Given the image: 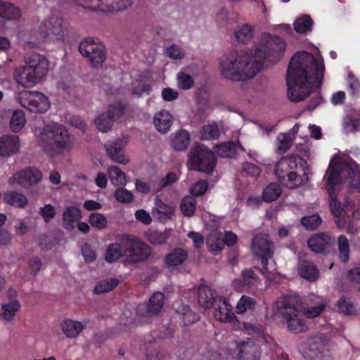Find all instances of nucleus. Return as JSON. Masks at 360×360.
Segmentation results:
<instances>
[{
    "mask_svg": "<svg viewBox=\"0 0 360 360\" xmlns=\"http://www.w3.org/2000/svg\"><path fill=\"white\" fill-rule=\"evenodd\" d=\"M286 43L282 38L267 34L262 36L254 54L231 51L220 62L224 77L232 81L253 78L264 65L278 63L283 57Z\"/></svg>",
    "mask_w": 360,
    "mask_h": 360,
    "instance_id": "f257e3e1",
    "label": "nucleus"
},
{
    "mask_svg": "<svg viewBox=\"0 0 360 360\" xmlns=\"http://www.w3.org/2000/svg\"><path fill=\"white\" fill-rule=\"evenodd\" d=\"M324 68L323 63H319L310 53L302 51L295 54L286 72L289 99L299 102L307 98L312 90H319Z\"/></svg>",
    "mask_w": 360,
    "mask_h": 360,
    "instance_id": "f03ea898",
    "label": "nucleus"
},
{
    "mask_svg": "<svg viewBox=\"0 0 360 360\" xmlns=\"http://www.w3.org/2000/svg\"><path fill=\"white\" fill-rule=\"evenodd\" d=\"M307 162L297 155L283 157L275 165V175L280 183L290 189L309 181Z\"/></svg>",
    "mask_w": 360,
    "mask_h": 360,
    "instance_id": "7ed1b4c3",
    "label": "nucleus"
},
{
    "mask_svg": "<svg viewBox=\"0 0 360 360\" xmlns=\"http://www.w3.org/2000/svg\"><path fill=\"white\" fill-rule=\"evenodd\" d=\"M302 309V302L297 296L286 295L276 302L277 313L292 333L298 334L308 330Z\"/></svg>",
    "mask_w": 360,
    "mask_h": 360,
    "instance_id": "20e7f679",
    "label": "nucleus"
},
{
    "mask_svg": "<svg viewBox=\"0 0 360 360\" xmlns=\"http://www.w3.org/2000/svg\"><path fill=\"white\" fill-rule=\"evenodd\" d=\"M48 69V60L42 55L32 53L26 58V65L15 70L14 78L18 84L30 88L40 82Z\"/></svg>",
    "mask_w": 360,
    "mask_h": 360,
    "instance_id": "39448f33",
    "label": "nucleus"
},
{
    "mask_svg": "<svg viewBox=\"0 0 360 360\" xmlns=\"http://www.w3.org/2000/svg\"><path fill=\"white\" fill-rule=\"evenodd\" d=\"M39 142L45 151L54 154L62 153L71 147L68 131L63 126L56 124L44 127Z\"/></svg>",
    "mask_w": 360,
    "mask_h": 360,
    "instance_id": "423d86ee",
    "label": "nucleus"
},
{
    "mask_svg": "<svg viewBox=\"0 0 360 360\" xmlns=\"http://www.w3.org/2000/svg\"><path fill=\"white\" fill-rule=\"evenodd\" d=\"M326 189L328 193L330 208L335 217H345L354 207V202L349 198H346L342 204L338 200V193L335 192V188L342 183L340 172L335 166L330 164L326 174Z\"/></svg>",
    "mask_w": 360,
    "mask_h": 360,
    "instance_id": "0eeeda50",
    "label": "nucleus"
},
{
    "mask_svg": "<svg viewBox=\"0 0 360 360\" xmlns=\"http://www.w3.org/2000/svg\"><path fill=\"white\" fill-rule=\"evenodd\" d=\"M217 160L212 150L202 143H198L191 150L188 164L191 169L210 174L215 169Z\"/></svg>",
    "mask_w": 360,
    "mask_h": 360,
    "instance_id": "6e6552de",
    "label": "nucleus"
},
{
    "mask_svg": "<svg viewBox=\"0 0 360 360\" xmlns=\"http://www.w3.org/2000/svg\"><path fill=\"white\" fill-rule=\"evenodd\" d=\"M251 249L253 255L261 261V273L269 276L274 269L269 266V259L273 257L274 250L273 243L269 240L268 235L256 234L252 240Z\"/></svg>",
    "mask_w": 360,
    "mask_h": 360,
    "instance_id": "1a4fd4ad",
    "label": "nucleus"
},
{
    "mask_svg": "<svg viewBox=\"0 0 360 360\" xmlns=\"http://www.w3.org/2000/svg\"><path fill=\"white\" fill-rule=\"evenodd\" d=\"M123 245L126 253V261L129 264L146 262L151 255V249L147 244L139 241L135 237L129 234L123 235Z\"/></svg>",
    "mask_w": 360,
    "mask_h": 360,
    "instance_id": "9d476101",
    "label": "nucleus"
},
{
    "mask_svg": "<svg viewBox=\"0 0 360 360\" xmlns=\"http://www.w3.org/2000/svg\"><path fill=\"white\" fill-rule=\"evenodd\" d=\"M80 53L88 58L94 68L101 67L106 59V52L104 46L98 43L91 37L84 39L79 44Z\"/></svg>",
    "mask_w": 360,
    "mask_h": 360,
    "instance_id": "9b49d317",
    "label": "nucleus"
},
{
    "mask_svg": "<svg viewBox=\"0 0 360 360\" xmlns=\"http://www.w3.org/2000/svg\"><path fill=\"white\" fill-rule=\"evenodd\" d=\"M19 100L22 106L34 113H44L50 108L48 98L39 92H22Z\"/></svg>",
    "mask_w": 360,
    "mask_h": 360,
    "instance_id": "f8f14e48",
    "label": "nucleus"
},
{
    "mask_svg": "<svg viewBox=\"0 0 360 360\" xmlns=\"http://www.w3.org/2000/svg\"><path fill=\"white\" fill-rule=\"evenodd\" d=\"M125 105L122 103L110 105L106 112L101 113L96 120L97 129L103 132L108 131L115 120L120 119L124 114Z\"/></svg>",
    "mask_w": 360,
    "mask_h": 360,
    "instance_id": "ddd939ff",
    "label": "nucleus"
},
{
    "mask_svg": "<svg viewBox=\"0 0 360 360\" xmlns=\"http://www.w3.org/2000/svg\"><path fill=\"white\" fill-rule=\"evenodd\" d=\"M164 300L165 295L162 292L153 293L148 303H141L137 305L136 314L143 318L158 315L163 307Z\"/></svg>",
    "mask_w": 360,
    "mask_h": 360,
    "instance_id": "4468645a",
    "label": "nucleus"
},
{
    "mask_svg": "<svg viewBox=\"0 0 360 360\" xmlns=\"http://www.w3.org/2000/svg\"><path fill=\"white\" fill-rule=\"evenodd\" d=\"M40 32L44 40H60L63 37V20L52 16L44 20L40 25Z\"/></svg>",
    "mask_w": 360,
    "mask_h": 360,
    "instance_id": "2eb2a0df",
    "label": "nucleus"
},
{
    "mask_svg": "<svg viewBox=\"0 0 360 360\" xmlns=\"http://www.w3.org/2000/svg\"><path fill=\"white\" fill-rule=\"evenodd\" d=\"M236 351L238 360L260 359V346L255 339L247 338L237 342Z\"/></svg>",
    "mask_w": 360,
    "mask_h": 360,
    "instance_id": "dca6fc26",
    "label": "nucleus"
},
{
    "mask_svg": "<svg viewBox=\"0 0 360 360\" xmlns=\"http://www.w3.org/2000/svg\"><path fill=\"white\" fill-rule=\"evenodd\" d=\"M214 309V317L219 321L230 323L236 325L238 319L233 311L232 306L229 301L221 297L219 300H217L215 304L212 307Z\"/></svg>",
    "mask_w": 360,
    "mask_h": 360,
    "instance_id": "f3484780",
    "label": "nucleus"
},
{
    "mask_svg": "<svg viewBox=\"0 0 360 360\" xmlns=\"http://www.w3.org/2000/svg\"><path fill=\"white\" fill-rule=\"evenodd\" d=\"M13 178L20 186L29 187L41 181L42 173L37 167H28L16 172Z\"/></svg>",
    "mask_w": 360,
    "mask_h": 360,
    "instance_id": "a211bd4d",
    "label": "nucleus"
},
{
    "mask_svg": "<svg viewBox=\"0 0 360 360\" xmlns=\"http://www.w3.org/2000/svg\"><path fill=\"white\" fill-rule=\"evenodd\" d=\"M340 176L342 174L350 179V188L360 193V168L352 159L345 161L341 166Z\"/></svg>",
    "mask_w": 360,
    "mask_h": 360,
    "instance_id": "6ab92c4d",
    "label": "nucleus"
},
{
    "mask_svg": "<svg viewBox=\"0 0 360 360\" xmlns=\"http://www.w3.org/2000/svg\"><path fill=\"white\" fill-rule=\"evenodd\" d=\"M175 209L176 207L172 203L165 202L159 196H156L152 214L161 221H166L172 218Z\"/></svg>",
    "mask_w": 360,
    "mask_h": 360,
    "instance_id": "aec40b11",
    "label": "nucleus"
},
{
    "mask_svg": "<svg viewBox=\"0 0 360 360\" xmlns=\"http://www.w3.org/2000/svg\"><path fill=\"white\" fill-rule=\"evenodd\" d=\"M20 149V139L16 135H4L0 137V156L10 157Z\"/></svg>",
    "mask_w": 360,
    "mask_h": 360,
    "instance_id": "412c9836",
    "label": "nucleus"
},
{
    "mask_svg": "<svg viewBox=\"0 0 360 360\" xmlns=\"http://www.w3.org/2000/svg\"><path fill=\"white\" fill-rule=\"evenodd\" d=\"M124 143L122 139L108 141L105 144L108 155L115 162L120 164H127L129 160L124 157Z\"/></svg>",
    "mask_w": 360,
    "mask_h": 360,
    "instance_id": "4be33fe9",
    "label": "nucleus"
},
{
    "mask_svg": "<svg viewBox=\"0 0 360 360\" xmlns=\"http://www.w3.org/2000/svg\"><path fill=\"white\" fill-rule=\"evenodd\" d=\"M311 250L316 253H323L332 245L331 237L326 233L313 235L307 241Z\"/></svg>",
    "mask_w": 360,
    "mask_h": 360,
    "instance_id": "5701e85b",
    "label": "nucleus"
},
{
    "mask_svg": "<svg viewBox=\"0 0 360 360\" xmlns=\"http://www.w3.org/2000/svg\"><path fill=\"white\" fill-rule=\"evenodd\" d=\"M126 257V253L123 245V235L118 242L110 243L105 250L104 259L108 264L117 262L120 259Z\"/></svg>",
    "mask_w": 360,
    "mask_h": 360,
    "instance_id": "b1692460",
    "label": "nucleus"
},
{
    "mask_svg": "<svg viewBox=\"0 0 360 360\" xmlns=\"http://www.w3.org/2000/svg\"><path fill=\"white\" fill-rule=\"evenodd\" d=\"M188 252L181 248H174L165 257V263L169 268L176 267L184 264L188 259Z\"/></svg>",
    "mask_w": 360,
    "mask_h": 360,
    "instance_id": "393cba45",
    "label": "nucleus"
},
{
    "mask_svg": "<svg viewBox=\"0 0 360 360\" xmlns=\"http://www.w3.org/2000/svg\"><path fill=\"white\" fill-rule=\"evenodd\" d=\"M82 218L81 210L76 206H68L63 214V227L68 231L75 229V224Z\"/></svg>",
    "mask_w": 360,
    "mask_h": 360,
    "instance_id": "a878e982",
    "label": "nucleus"
},
{
    "mask_svg": "<svg viewBox=\"0 0 360 360\" xmlns=\"http://www.w3.org/2000/svg\"><path fill=\"white\" fill-rule=\"evenodd\" d=\"M221 296L214 295L213 292L208 286L200 285L198 288V300L200 306L205 309L212 308L217 300H219Z\"/></svg>",
    "mask_w": 360,
    "mask_h": 360,
    "instance_id": "bb28decb",
    "label": "nucleus"
},
{
    "mask_svg": "<svg viewBox=\"0 0 360 360\" xmlns=\"http://www.w3.org/2000/svg\"><path fill=\"white\" fill-rule=\"evenodd\" d=\"M298 274L300 277L309 282L316 281L319 276V271L317 266L313 262L307 260H303L299 263Z\"/></svg>",
    "mask_w": 360,
    "mask_h": 360,
    "instance_id": "cd10ccee",
    "label": "nucleus"
},
{
    "mask_svg": "<svg viewBox=\"0 0 360 360\" xmlns=\"http://www.w3.org/2000/svg\"><path fill=\"white\" fill-rule=\"evenodd\" d=\"M328 340L323 335H312L307 338L302 345V347L313 352L322 353L326 348Z\"/></svg>",
    "mask_w": 360,
    "mask_h": 360,
    "instance_id": "c85d7f7f",
    "label": "nucleus"
},
{
    "mask_svg": "<svg viewBox=\"0 0 360 360\" xmlns=\"http://www.w3.org/2000/svg\"><path fill=\"white\" fill-rule=\"evenodd\" d=\"M63 334L70 339L76 338L84 329V326L79 321L65 319L60 326Z\"/></svg>",
    "mask_w": 360,
    "mask_h": 360,
    "instance_id": "c756f323",
    "label": "nucleus"
},
{
    "mask_svg": "<svg viewBox=\"0 0 360 360\" xmlns=\"http://www.w3.org/2000/svg\"><path fill=\"white\" fill-rule=\"evenodd\" d=\"M161 340L153 339L148 341L146 347V360H167L165 354L160 351Z\"/></svg>",
    "mask_w": 360,
    "mask_h": 360,
    "instance_id": "7c9ffc66",
    "label": "nucleus"
},
{
    "mask_svg": "<svg viewBox=\"0 0 360 360\" xmlns=\"http://www.w3.org/2000/svg\"><path fill=\"white\" fill-rule=\"evenodd\" d=\"M154 124L158 131L167 133L172 124V116L168 111L162 110L155 114Z\"/></svg>",
    "mask_w": 360,
    "mask_h": 360,
    "instance_id": "2f4dec72",
    "label": "nucleus"
},
{
    "mask_svg": "<svg viewBox=\"0 0 360 360\" xmlns=\"http://www.w3.org/2000/svg\"><path fill=\"white\" fill-rule=\"evenodd\" d=\"M238 146L234 141L221 143L215 146L217 154L224 158H234L238 153Z\"/></svg>",
    "mask_w": 360,
    "mask_h": 360,
    "instance_id": "473e14b6",
    "label": "nucleus"
},
{
    "mask_svg": "<svg viewBox=\"0 0 360 360\" xmlns=\"http://www.w3.org/2000/svg\"><path fill=\"white\" fill-rule=\"evenodd\" d=\"M191 141L189 133L184 129L179 131L172 141V146L175 150L183 151L188 147Z\"/></svg>",
    "mask_w": 360,
    "mask_h": 360,
    "instance_id": "72a5a7b5",
    "label": "nucleus"
},
{
    "mask_svg": "<svg viewBox=\"0 0 360 360\" xmlns=\"http://www.w3.org/2000/svg\"><path fill=\"white\" fill-rule=\"evenodd\" d=\"M120 283L119 279L116 278H108L101 280L95 285L94 292L96 295H101L114 290Z\"/></svg>",
    "mask_w": 360,
    "mask_h": 360,
    "instance_id": "f704fd0d",
    "label": "nucleus"
},
{
    "mask_svg": "<svg viewBox=\"0 0 360 360\" xmlns=\"http://www.w3.org/2000/svg\"><path fill=\"white\" fill-rule=\"evenodd\" d=\"M4 200L7 204L20 208H24L28 202L25 195L16 191L7 192L4 196Z\"/></svg>",
    "mask_w": 360,
    "mask_h": 360,
    "instance_id": "c9c22d12",
    "label": "nucleus"
},
{
    "mask_svg": "<svg viewBox=\"0 0 360 360\" xmlns=\"http://www.w3.org/2000/svg\"><path fill=\"white\" fill-rule=\"evenodd\" d=\"M20 16V11L13 4L0 1V18L6 20H15Z\"/></svg>",
    "mask_w": 360,
    "mask_h": 360,
    "instance_id": "e433bc0d",
    "label": "nucleus"
},
{
    "mask_svg": "<svg viewBox=\"0 0 360 360\" xmlns=\"http://www.w3.org/2000/svg\"><path fill=\"white\" fill-rule=\"evenodd\" d=\"M20 308V302L15 300L7 304L1 305V312L0 314V319L11 321L14 318L17 311Z\"/></svg>",
    "mask_w": 360,
    "mask_h": 360,
    "instance_id": "4c0bfd02",
    "label": "nucleus"
},
{
    "mask_svg": "<svg viewBox=\"0 0 360 360\" xmlns=\"http://www.w3.org/2000/svg\"><path fill=\"white\" fill-rule=\"evenodd\" d=\"M254 28L249 24H244L235 31L238 42L248 44L253 37Z\"/></svg>",
    "mask_w": 360,
    "mask_h": 360,
    "instance_id": "58836bf2",
    "label": "nucleus"
},
{
    "mask_svg": "<svg viewBox=\"0 0 360 360\" xmlns=\"http://www.w3.org/2000/svg\"><path fill=\"white\" fill-rule=\"evenodd\" d=\"M338 311L345 315H352L356 314V307L351 298L342 295L336 304Z\"/></svg>",
    "mask_w": 360,
    "mask_h": 360,
    "instance_id": "ea45409f",
    "label": "nucleus"
},
{
    "mask_svg": "<svg viewBox=\"0 0 360 360\" xmlns=\"http://www.w3.org/2000/svg\"><path fill=\"white\" fill-rule=\"evenodd\" d=\"M25 122V112L20 110H15L10 122L11 129L13 132H18L24 127Z\"/></svg>",
    "mask_w": 360,
    "mask_h": 360,
    "instance_id": "a19ab883",
    "label": "nucleus"
},
{
    "mask_svg": "<svg viewBox=\"0 0 360 360\" xmlns=\"http://www.w3.org/2000/svg\"><path fill=\"white\" fill-rule=\"evenodd\" d=\"M108 174L113 185L124 186L126 184L125 174L118 167H108Z\"/></svg>",
    "mask_w": 360,
    "mask_h": 360,
    "instance_id": "79ce46f5",
    "label": "nucleus"
},
{
    "mask_svg": "<svg viewBox=\"0 0 360 360\" xmlns=\"http://www.w3.org/2000/svg\"><path fill=\"white\" fill-rule=\"evenodd\" d=\"M255 306L256 301L255 299L247 295H243L237 302L236 311L237 314H243L248 311H253Z\"/></svg>",
    "mask_w": 360,
    "mask_h": 360,
    "instance_id": "37998d69",
    "label": "nucleus"
},
{
    "mask_svg": "<svg viewBox=\"0 0 360 360\" xmlns=\"http://www.w3.org/2000/svg\"><path fill=\"white\" fill-rule=\"evenodd\" d=\"M313 20L308 15L298 18L294 22V29L299 34H304L311 30Z\"/></svg>",
    "mask_w": 360,
    "mask_h": 360,
    "instance_id": "c03bdc74",
    "label": "nucleus"
},
{
    "mask_svg": "<svg viewBox=\"0 0 360 360\" xmlns=\"http://www.w3.org/2000/svg\"><path fill=\"white\" fill-rule=\"evenodd\" d=\"M338 246L339 251V259L345 263L349 259V244L345 235H340L338 238Z\"/></svg>",
    "mask_w": 360,
    "mask_h": 360,
    "instance_id": "a18cd8bd",
    "label": "nucleus"
},
{
    "mask_svg": "<svg viewBox=\"0 0 360 360\" xmlns=\"http://www.w3.org/2000/svg\"><path fill=\"white\" fill-rule=\"evenodd\" d=\"M281 194V189L277 184L271 183L263 191L262 199L265 202H272Z\"/></svg>",
    "mask_w": 360,
    "mask_h": 360,
    "instance_id": "49530a36",
    "label": "nucleus"
},
{
    "mask_svg": "<svg viewBox=\"0 0 360 360\" xmlns=\"http://www.w3.org/2000/svg\"><path fill=\"white\" fill-rule=\"evenodd\" d=\"M196 209V200L191 196L183 198L180 203V210L182 214L186 217L193 215Z\"/></svg>",
    "mask_w": 360,
    "mask_h": 360,
    "instance_id": "de8ad7c7",
    "label": "nucleus"
},
{
    "mask_svg": "<svg viewBox=\"0 0 360 360\" xmlns=\"http://www.w3.org/2000/svg\"><path fill=\"white\" fill-rule=\"evenodd\" d=\"M342 127L346 134L355 133L360 130V118L347 115L343 120Z\"/></svg>",
    "mask_w": 360,
    "mask_h": 360,
    "instance_id": "09e8293b",
    "label": "nucleus"
},
{
    "mask_svg": "<svg viewBox=\"0 0 360 360\" xmlns=\"http://www.w3.org/2000/svg\"><path fill=\"white\" fill-rule=\"evenodd\" d=\"M300 222L307 230H316L322 223V219L318 214L302 217Z\"/></svg>",
    "mask_w": 360,
    "mask_h": 360,
    "instance_id": "8fccbe9b",
    "label": "nucleus"
},
{
    "mask_svg": "<svg viewBox=\"0 0 360 360\" xmlns=\"http://www.w3.org/2000/svg\"><path fill=\"white\" fill-rule=\"evenodd\" d=\"M220 131L217 124H208L205 125L201 131L202 139L214 140L219 138Z\"/></svg>",
    "mask_w": 360,
    "mask_h": 360,
    "instance_id": "3c124183",
    "label": "nucleus"
},
{
    "mask_svg": "<svg viewBox=\"0 0 360 360\" xmlns=\"http://www.w3.org/2000/svg\"><path fill=\"white\" fill-rule=\"evenodd\" d=\"M89 223L90 224L98 229H104L107 226V219L101 213L98 212H93L89 215Z\"/></svg>",
    "mask_w": 360,
    "mask_h": 360,
    "instance_id": "603ef678",
    "label": "nucleus"
},
{
    "mask_svg": "<svg viewBox=\"0 0 360 360\" xmlns=\"http://www.w3.org/2000/svg\"><path fill=\"white\" fill-rule=\"evenodd\" d=\"M207 243L210 252L214 255H217L224 248L223 240L219 237L212 236L207 239Z\"/></svg>",
    "mask_w": 360,
    "mask_h": 360,
    "instance_id": "864d4df0",
    "label": "nucleus"
},
{
    "mask_svg": "<svg viewBox=\"0 0 360 360\" xmlns=\"http://www.w3.org/2000/svg\"><path fill=\"white\" fill-rule=\"evenodd\" d=\"M178 86L181 89L188 90L193 87L194 80L193 77L185 72H181L177 75Z\"/></svg>",
    "mask_w": 360,
    "mask_h": 360,
    "instance_id": "5fc2aeb1",
    "label": "nucleus"
},
{
    "mask_svg": "<svg viewBox=\"0 0 360 360\" xmlns=\"http://www.w3.org/2000/svg\"><path fill=\"white\" fill-rule=\"evenodd\" d=\"M115 199L122 203H129L134 199L132 193L125 188H118L115 192Z\"/></svg>",
    "mask_w": 360,
    "mask_h": 360,
    "instance_id": "6e6d98bb",
    "label": "nucleus"
},
{
    "mask_svg": "<svg viewBox=\"0 0 360 360\" xmlns=\"http://www.w3.org/2000/svg\"><path fill=\"white\" fill-rule=\"evenodd\" d=\"M257 281V277L254 271L251 269H246L242 271L240 282L243 285L250 286Z\"/></svg>",
    "mask_w": 360,
    "mask_h": 360,
    "instance_id": "4d7b16f0",
    "label": "nucleus"
},
{
    "mask_svg": "<svg viewBox=\"0 0 360 360\" xmlns=\"http://www.w3.org/2000/svg\"><path fill=\"white\" fill-rule=\"evenodd\" d=\"M326 308V304L321 303L316 306L307 307L304 310V316L307 318L313 319L319 316Z\"/></svg>",
    "mask_w": 360,
    "mask_h": 360,
    "instance_id": "13d9d810",
    "label": "nucleus"
},
{
    "mask_svg": "<svg viewBox=\"0 0 360 360\" xmlns=\"http://www.w3.org/2000/svg\"><path fill=\"white\" fill-rule=\"evenodd\" d=\"M208 188V182L206 180L201 179L197 181L191 188V193L193 196H200L203 195Z\"/></svg>",
    "mask_w": 360,
    "mask_h": 360,
    "instance_id": "bf43d9fd",
    "label": "nucleus"
},
{
    "mask_svg": "<svg viewBox=\"0 0 360 360\" xmlns=\"http://www.w3.org/2000/svg\"><path fill=\"white\" fill-rule=\"evenodd\" d=\"M168 235L165 232L155 231L148 236V240L153 245H163L167 243Z\"/></svg>",
    "mask_w": 360,
    "mask_h": 360,
    "instance_id": "052dcab7",
    "label": "nucleus"
},
{
    "mask_svg": "<svg viewBox=\"0 0 360 360\" xmlns=\"http://www.w3.org/2000/svg\"><path fill=\"white\" fill-rule=\"evenodd\" d=\"M39 214L43 217L45 222H49L56 216V210L51 204H46L39 208Z\"/></svg>",
    "mask_w": 360,
    "mask_h": 360,
    "instance_id": "680f3d73",
    "label": "nucleus"
},
{
    "mask_svg": "<svg viewBox=\"0 0 360 360\" xmlns=\"http://www.w3.org/2000/svg\"><path fill=\"white\" fill-rule=\"evenodd\" d=\"M348 84L349 87V93L353 97H357L360 93V81L353 75H349Z\"/></svg>",
    "mask_w": 360,
    "mask_h": 360,
    "instance_id": "e2e57ef3",
    "label": "nucleus"
},
{
    "mask_svg": "<svg viewBox=\"0 0 360 360\" xmlns=\"http://www.w3.org/2000/svg\"><path fill=\"white\" fill-rule=\"evenodd\" d=\"M82 252L86 262H93L96 259V252L91 248V245L87 243L82 245Z\"/></svg>",
    "mask_w": 360,
    "mask_h": 360,
    "instance_id": "0e129e2a",
    "label": "nucleus"
},
{
    "mask_svg": "<svg viewBox=\"0 0 360 360\" xmlns=\"http://www.w3.org/2000/svg\"><path fill=\"white\" fill-rule=\"evenodd\" d=\"M182 317L185 325L194 323L200 319L198 314L193 311L190 309H186L185 311L183 313Z\"/></svg>",
    "mask_w": 360,
    "mask_h": 360,
    "instance_id": "69168bd1",
    "label": "nucleus"
},
{
    "mask_svg": "<svg viewBox=\"0 0 360 360\" xmlns=\"http://www.w3.org/2000/svg\"><path fill=\"white\" fill-rule=\"evenodd\" d=\"M187 236L192 239L195 248L200 249L203 246L205 239L201 233L195 231H190L187 233Z\"/></svg>",
    "mask_w": 360,
    "mask_h": 360,
    "instance_id": "338daca9",
    "label": "nucleus"
},
{
    "mask_svg": "<svg viewBox=\"0 0 360 360\" xmlns=\"http://www.w3.org/2000/svg\"><path fill=\"white\" fill-rule=\"evenodd\" d=\"M243 328L248 334L260 335L263 333L262 327L259 324L244 322L243 323Z\"/></svg>",
    "mask_w": 360,
    "mask_h": 360,
    "instance_id": "774afa93",
    "label": "nucleus"
}]
</instances>
